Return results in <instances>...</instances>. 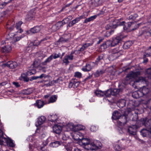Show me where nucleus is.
<instances>
[{"mask_svg":"<svg viewBox=\"0 0 151 151\" xmlns=\"http://www.w3.org/2000/svg\"><path fill=\"white\" fill-rule=\"evenodd\" d=\"M93 44V43H86L84 44L82 46V47L81 48L79 51H83L85 49L87 48L89 46H91Z\"/></svg>","mask_w":151,"mask_h":151,"instance_id":"obj_29","label":"nucleus"},{"mask_svg":"<svg viewBox=\"0 0 151 151\" xmlns=\"http://www.w3.org/2000/svg\"><path fill=\"white\" fill-rule=\"evenodd\" d=\"M57 98V96L56 95H53L50 96L47 104L52 103L55 102Z\"/></svg>","mask_w":151,"mask_h":151,"instance_id":"obj_25","label":"nucleus"},{"mask_svg":"<svg viewBox=\"0 0 151 151\" xmlns=\"http://www.w3.org/2000/svg\"><path fill=\"white\" fill-rule=\"evenodd\" d=\"M97 127L95 125H92L90 127L91 130L92 132H95L97 130Z\"/></svg>","mask_w":151,"mask_h":151,"instance_id":"obj_48","label":"nucleus"},{"mask_svg":"<svg viewBox=\"0 0 151 151\" xmlns=\"http://www.w3.org/2000/svg\"><path fill=\"white\" fill-rule=\"evenodd\" d=\"M107 48L106 44L105 43H104L102 44L100 47L101 49L103 50H104L105 49Z\"/></svg>","mask_w":151,"mask_h":151,"instance_id":"obj_47","label":"nucleus"},{"mask_svg":"<svg viewBox=\"0 0 151 151\" xmlns=\"http://www.w3.org/2000/svg\"><path fill=\"white\" fill-rule=\"evenodd\" d=\"M115 150L117 151H120L121 150L120 147L119 145H116L114 147Z\"/></svg>","mask_w":151,"mask_h":151,"instance_id":"obj_55","label":"nucleus"},{"mask_svg":"<svg viewBox=\"0 0 151 151\" xmlns=\"http://www.w3.org/2000/svg\"><path fill=\"white\" fill-rule=\"evenodd\" d=\"M80 140V142H81L83 145L86 146L87 145L88 147H90V142L89 139L87 138H84L82 137L81 138H78L76 139V140Z\"/></svg>","mask_w":151,"mask_h":151,"instance_id":"obj_10","label":"nucleus"},{"mask_svg":"<svg viewBox=\"0 0 151 151\" xmlns=\"http://www.w3.org/2000/svg\"><path fill=\"white\" fill-rule=\"evenodd\" d=\"M146 73L147 75V78L140 77L139 78L140 81L147 85L149 83H151V68H149L146 70Z\"/></svg>","mask_w":151,"mask_h":151,"instance_id":"obj_3","label":"nucleus"},{"mask_svg":"<svg viewBox=\"0 0 151 151\" xmlns=\"http://www.w3.org/2000/svg\"><path fill=\"white\" fill-rule=\"evenodd\" d=\"M76 23L75 21L73 20L69 23L68 26L69 27H71Z\"/></svg>","mask_w":151,"mask_h":151,"instance_id":"obj_57","label":"nucleus"},{"mask_svg":"<svg viewBox=\"0 0 151 151\" xmlns=\"http://www.w3.org/2000/svg\"><path fill=\"white\" fill-rule=\"evenodd\" d=\"M52 57V56L50 55L44 61L42 62V64L44 65H46L47 63H49L52 60L53 58Z\"/></svg>","mask_w":151,"mask_h":151,"instance_id":"obj_32","label":"nucleus"},{"mask_svg":"<svg viewBox=\"0 0 151 151\" xmlns=\"http://www.w3.org/2000/svg\"><path fill=\"white\" fill-rule=\"evenodd\" d=\"M95 94L98 97H101L104 95V92L101 91H96L95 92Z\"/></svg>","mask_w":151,"mask_h":151,"instance_id":"obj_34","label":"nucleus"},{"mask_svg":"<svg viewBox=\"0 0 151 151\" xmlns=\"http://www.w3.org/2000/svg\"><path fill=\"white\" fill-rule=\"evenodd\" d=\"M75 52L72 51L70 55H65L63 60V63L65 65H67L70 63L69 60H72L73 59V54Z\"/></svg>","mask_w":151,"mask_h":151,"instance_id":"obj_6","label":"nucleus"},{"mask_svg":"<svg viewBox=\"0 0 151 151\" xmlns=\"http://www.w3.org/2000/svg\"><path fill=\"white\" fill-rule=\"evenodd\" d=\"M122 38L119 37H116L113 38L112 40H111L112 45L113 46L118 44L122 40Z\"/></svg>","mask_w":151,"mask_h":151,"instance_id":"obj_18","label":"nucleus"},{"mask_svg":"<svg viewBox=\"0 0 151 151\" xmlns=\"http://www.w3.org/2000/svg\"><path fill=\"white\" fill-rule=\"evenodd\" d=\"M3 132L2 130L0 129V144L3 145L5 143L7 144L8 143L9 138H6L3 137Z\"/></svg>","mask_w":151,"mask_h":151,"instance_id":"obj_12","label":"nucleus"},{"mask_svg":"<svg viewBox=\"0 0 151 151\" xmlns=\"http://www.w3.org/2000/svg\"><path fill=\"white\" fill-rule=\"evenodd\" d=\"M61 142L58 141H56L51 143L50 146L52 147H57L61 145Z\"/></svg>","mask_w":151,"mask_h":151,"instance_id":"obj_31","label":"nucleus"},{"mask_svg":"<svg viewBox=\"0 0 151 151\" xmlns=\"http://www.w3.org/2000/svg\"><path fill=\"white\" fill-rule=\"evenodd\" d=\"M74 136H77L78 137L77 138H76L75 139H76L78 138V137L80 138H81L82 137H84L82 133L78 132H76L74 134Z\"/></svg>","mask_w":151,"mask_h":151,"instance_id":"obj_37","label":"nucleus"},{"mask_svg":"<svg viewBox=\"0 0 151 151\" xmlns=\"http://www.w3.org/2000/svg\"><path fill=\"white\" fill-rule=\"evenodd\" d=\"M145 126L148 128L149 130L143 129L140 132L143 137L150 136L151 135V119L146 120L144 123Z\"/></svg>","mask_w":151,"mask_h":151,"instance_id":"obj_2","label":"nucleus"},{"mask_svg":"<svg viewBox=\"0 0 151 151\" xmlns=\"http://www.w3.org/2000/svg\"><path fill=\"white\" fill-rule=\"evenodd\" d=\"M113 32L114 31L113 30H111L110 31H107L106 32V34L107 35V36H110L111 35V34L113 33Z\"/></svg>","mask_w":151,"mask_h":151,"instance_id":"obj_62","label":"nucleus"},{"mask_svg":"<svg viewBox=\"0 0 151 151\" xmlns=\"http://www.w3.org/2000/svg\"><path fill=\"white\" fill-rule=\"evenodd\" d=\"M106 13V8L104 7L103 8L102 10L100 12V14H104L105 13Z\"/></svg>","mask_w":151,"mask_h":151,"instance_id":"obj_59","label":"nucleus"},{"mask_svg":"<svg viewBox=\"0 0 151 151\" xmlns=\"http://www.w3.org/2000/svg\"><path fill=\"white\" fill-rule=\"evenodd\" d=\"M128 130L131 134L135 135L136 134V126L134 125L129 127L128 128Z\"/></svg>","mask_w":151,"mask_h":151,"instance_id":"obj_16","label":"nucleus"},{"mask_svg":"<svg viewBox=\"0 0 151 151\" xmlns=\"http://www.w3.org/2000/svg\"><path fill=\"white\" fill-rule=\"evenodd\" d=\"M40 27L37 26L31 28L29 31H27V33L29 34V32H30L33 33H35L39 32L40 30Z\"/></svg>","mask_w":151,"mask_h":151,"instance_id":"obj_19","label":"nucleus"},{"mask_svg":"<svg viewBox=\"0 0 151 151\" xmlns=\"http://www.w3.org/2000/svg\"><path fill=\"white\" fill-rule=\"evenodd\" d=\"M138 17L137 14H135L129 16V20H134Z\"/></svg>","mask_w":151,"mask_h":151,"instance_id":"obj_42","label":"nucleus"},{"mask_svg":"<svg viewBox=\"0 0 151 151\" xmlns=\"http://www.w3.org/2000/svg\"><path fill=\"white\" fill-rule=\"evenodd\" d=\"M101 143L99 141L96 140L93 142L90 143V146L91 147L90 148L91 149H99L101 145Z\"/></svg>","mask_w":151,"mask_h":151,"instance_id":"obj_9","label":"nucleus"},{"mask_svg":"<svg viewBox=\"0 0 151 151\" xmlns=\"http://www.w3.org/2000/svg\"><path fill=\"white\" fill-rule=\"evenodd\" d=\"M121 115V114L116 111L113 113L112 117L113 119L116 120L119 119Z\"/></svg>","mask_w":151,"mask_h":151,"instance_id":"obj_21","label":"nucleus"},{"mask_svg":"<svg viewBox=\"0 0 151 151\" xmlns=\"http://www.w3.org/2000/svg\"><path fill=\"white\" fill-rule=\"evenodd\" d=\"M75 77L78 78H80L81 77V73L77 72L75 73Z\"/></svg>","mask_w":151,"mask_h":151,"instance_id":"obj_51","label":"nucleus"},{"mask_svg":"<svg viewBox=\"0 0 151 151\" xmlns=\"http://www.w3.org/2000/svg\"><path fill=\"white\" fill-rule=\"evenodd\" d=\"M62 129V127L60 124L55 125L53 127V130L54 132L60 134Z\"/></svg>","mask_w":151,"mask_h":151,"instance_id":"obj_13","label":"nucleus"},{"mask_svg":"<svg viewBox=\"0 0 151 151\" xmlns=\"http://www.w3.org/2000/svg\"><path fill=\"white\" fill-rule=\"evenodd\" d=\"M132 96L136 98L141 97L142 96L146 97H149L151 96V88L150 90L145 86H143L139 90L134 92L132 93Z\"/></svg>","mask_w":151,"mask_h":151,"instance_id":"obj_1","label":"nucleus"},{"mask_svg":"<svg viewBox=\"0 0 151 151\" xmlns=\"http://www.w3.org/2000/svg\"><path fill=\"white\" fill-rule=\"evenodd\" d=\"M84 18H85V17H84L83 15H82V16H80L79 17L76 18L75 19H74V20L75 21L76 23L79 22L81 19Z\"/></svg>","mask_w":151,"mask_h":151,"instance_id":"obj_45","label":"nucleus"},{"mask_svg":"<svg viewBox=\"0 0 151 151\" xmlns=\"http://www.w3.org/2000/svg\"><path fill=\"white\" fill-rule=\"evenodd\" d=\"M105 94L106 97H109L111 95V89L108 90L104 92Z\"/></svg>","mask_w":151,"mask_h":151,"instance_id":"obj_41","label":"nucleus"},{"mask_svg":"<svg viewBox=\"0 0 151 151\" xmlns=\"http://www.w3.org/2000/svg\"><path fill=\"white\" fill-rule=\"evenodd\" d=\"M91 67L90 65L86 64L85 67L82 68V70L84 71H89L91 69Z\"/></svg>","mask_w":151,"mask_h":151,"instance_id":"obj_35","label":"nucleus"},{"mask_svg":"<svg viewBox=\"0 0 151 151\" xmlns=\"http://www.w3.org/2000/svg\"><path fill=\"white\" fill-rule=\"evenodd\" d=\"M47 104V102L46 100L44 101L40 100L36 101V103L35 104V105L37 106L38 108H41L45 104Z\"/></svg>","mask_w":151,"mask_h":151,"instance_id":"obj_15","label":"nucleus"},{"mask_svg":"<svg viewBox=\"0 0 151 151\" xmlns=\"http://www.w3.org/2000/svg\"><path fill=\"white\" fill-rule=\"evenodd\" d=\"M79 83L78 82H75L74 83L73 88H77L79 85Z\"/></svg>","mask_w":151,"mask_h":151,"instance_id":"obj_60","label":"nucleus"},{"mask_svg":"<svg viewBox=\"0 0 151 151\" xmlns=\"http://www.w3.org/2000/svg\"><path fill=\"white\" fill-rule=\"evenodd\" d=\"M8 145L11 147H13L15 146V144L13 142V141L9 138L8 143H7Z\"/></svg>","mask_w":151,"mask_h":151,"instance_id":"obj_39","label":"nucleus"},{"mask_svg":"<svg viewBox=\"0 0 151 151\" xmlns=\"http://www.w3.org/2000/svg\"><path fill=\"white\" fill-rule=\"evenodd\" d=\"M33 89L32 88H28L25 89L22 91V93L24 95H29L33 92Z\"/></svg>","mask_w":151,"mask_h":151,"instance_id":"obj_30","label":"nucleus"},{"mask_svg":"<svg viewBox=\"0 0 151 151\" xmlns=\"http://www.w3.org/2000/svg\"><path fill=\"white\" fill-rule=\"evenodd\" d=\"M105 72V70L104 69H99L98 70L94 73L95 77H98L103 74Z\"/></svg>","mask_w":151,"mask_h":151,"instance_id":"obj_20","label":"nucleus"},{"mask_svg":"<svg viewBox=\"0 0 151 151\" xmlns=\"http://www.w3.org/2000/svg\"><path fill=\"white\" fill-rule=\"evenodd\" d=\"M45 118L43 116H41L39 117L37 119V122L38 125H40L42 124L45 121Z\"/></svg>","mask_w":151,"mask_h":151,"instance_id":"obj_24","label":"nucleus"},{"mask_svg":"<svg viewBox=\"0 0 151 151\" xmlns=\"http://www.w3.org/2000/svg\"><path fill=\"white\" fill-rule=\"evenodd\" d=\"M134 26H135V27L134 28H131L130 29L131 30H133L136 29L137 28L138 25V24H135L131 22H129L127 23L126 25L124 26L123 28L124 30H126L129 29L131 27H133Z\"/></svg>","mask_w":151,"mask_h":151,"instance_id":"obj_11","label":"nucleus"},{"mask_svg":"<svg viewBox=\"0 0 151 151\" xmlns=\"http://www.w3.org/2000/svg\"><path fill=\"white\" fill-rule=\"evenodd\" d=\"M58 118V117L56 114H53L49 116V120L52 122L56 121Z\"/></svg>","mask_w":151,"mask_h":151,"instance_id":"obj_27","label":"nucleus"},{"mask_svg":"<svg viewBox=\"0 0 151 151\" xmlns=\"http://www.w3.org/2000/svg\"><path fill=\"white\" fill-rule=\"evenodd\" d=\"M111 89V95L112 96H116L118 95L119 92L122 91L121 89Z\"/></svg>","mask_w":151,"mask_h":151,"instance_id":"obj_28","label":"nucleus"},{"mask_svg":"<svg viewBox=\"0 0 151 151\" xmlns=\"http://www.w3.org/2000/svg\"><path fill=\"white\" fill-rule=\"evenodd\" d=\"M105 43L107 47L110 46H113L112 45V42L111 40H107Z\"/></svg>","mask_w":151,"mask_h":151,"instance_id":"obj_44","label":"nucleus"},{"mask_svg":"<svg viewBox=\"0 0 151 151\" xmlns=\"http://www.w3.org/2000/svg\"><path fill=\"white\" fill-rule=\"evenodd\" d=\"M117 104L120 107H123L125 105V103L124 101L123 100H122L121 101H119Z\"/></svg>","mask_w":151,"mask_h":151,"instance_id":"obj_38","label":"nucleus"},{"mask_svg":"<svg viewBox=\"0 0 151 151\" xmlns=\"http://www.w3.org/2000/svg\"><path fill=\"white\" fill-rule=\"evenodd\" d=\"M22 23V22L21 21H19L16 23L15 28L17 30V32L20 33L23 31L21 28V26Z\"/></svg>","mask_w":151,"mask_h":151,"instance_id":"obj_22","label":"nucleus"},{"mask_svg":"<svg viewBox=\"0 0 151 151\" xmlns=\"http://www.w3.org/2000/svg\"><path fill=\"white\" fill-rule=\"evenodd\" d=\"M68 86L69 88H71L72 87L74 86V83L73 82H70Z\"/></svg>","mask_w":151,"mask_h":151,"instance_id":"obj_63","label":"nucleus"},{"mask_svg":"<svg viewBox=\"0 0 151 151\" xmlns=\"http://www.w3.org/2000/svg\"><path fill=\"white\" fill-rule=\"evenodd\" d=\"M103 55H101L99 56L97 58L96 61V63H97L100 60L103 59Z\"/></svg>","mask_w":151,"mask_h":151,"instance_id":"obj_50","label":"nucleus"},{"mask_svg":"<svg viewBox=\"0 0 151 151\" xmlns=\"http://www.w3.org/2000/svg\"><path fill=\"white\" fill-rule=\"evenodd\" d=\"M51 29L53 31H55L56 30L58 29H57V27L55 24L53 25Z\"/></svg>","mask_w":151,"mask_h":151,"instance_id":"obj_56","label":"nucleus"},{"mask_svg":"<svg viewBox=\"0 0 151 151\" xmlns=\"http://www.w3.org/2000/svg\"><path fill=\"white\" fill-rule=\"evenodd\" d=\"M35 72L34 70H32L28 71L27 72V75L28 76H30L35 73Z\"/></svg>","mask_w":151,"mask_h":151,"instance_id":"obj_52","label":"nucleus"},{"mask_svg":"<svg viewBox=\"0 0 151 151\" xmlns=\"http://www.w3.org/2000/svg\"><path fill=\"white\" fill-rule=\"evenodd\" d=\"M140 74V72L139 71H131L127 75L125 78V80L127 81L129 80L130 79L132 80L137 77Z\"/></svg>","mask_w":151,"mask_h":151,"instance_id":"obj_5","label":"nucleus"},{"mask_svg":"<svg viewBox=\"0 0 151 151\" xmlns=\"http://www.w3.org/2000/svg\"><path fill=\"white\" fill-rule=\"evenodd\" d=\"M4 65L10 68L13 69L17 67V64L16 62L10 61L5 64Z\"/></svg>","mask_w":151,"mask_h":151,"instance_id":"obj_14","label":"nucleus"},{"mask_svg":"<svg viewBox=\"0 0 151 151\" xmlns=\"http://www.w3.org/2000/svg\"><path fill=\"white\" fill-rule=\"evenodd\" d=\"M148 31H142L139 33V35H143L145 38H147L149 37L150 36L148 34Z\"/></svg>","mask_w":151,"mask_h":151,"instance_id":"obj_33","label":"nucleus"},{"mask_svg":"<svg viewBox=\"0 0 151 151\" xmlns=\"http://www.w3.org/2000/svg\"><path fill=\"white\" fill-rule=\"evenodd\" d=\"M65 147L67 151H71L72 150V147L70 146H68L67 145V146H66V145H65Z\"/></svg>","mask_w":151,"mask_h":151,"instance_id":"obj_53","label":"nucleus"},{"mask_svg":"<svg viewBox=\"0 0 151 151\" xmlns=\"http://www.w3.org/2000/svg\"><path fill=\"white\" fill-rule=\"evenodd\" d=\"M7 4V3L5 2L0 4V9H3L4 8L5 6Z\"/></svg>","mask_w":151,"mask_h":151,"instance_id":"obj_58","label":"nucleus"},{"mask_svg":"<svg viewBox=\"0 0 151 151\" xmlns=\"http://www.w3.org/2000/svg\"><path fill=\"white\" fill-rule=\"evenodd\" d=\"M24 35H22L19 36H17L13 38L14 41V42H17L19 41L23 37Z\"/></svg>","mask_w":151,"mask_h":151,"instance_id":"obj_40","label":"nucleus"},{"mask_svg":"<svg viewBox=\"0 0 151 151\" xmlns=\"http://www.w3.org/2000/svg\"><path fill=\"white\" fill-rule=\"evenodd\" d=\"M75 127L73 124L72 123L68 124L65 127L67 131H69L71 130L75 131Z\"/></svg>","mask_w":151,"mask_h":151,"instance_id":"obj_17","label":"nucleus"},{"mask_svg":"<svg viewBox=\"0 0 151 151\" xmlns=\"http://www.w3.org/2000/svg\"><path fill=\"white\" fill-rule=\"evenodd\" d=\"M58 79H57L55 80H53L51 82H50L49 83V86H53L55 84V83H57L58 82Z\"/></svg>","mask_w":151,"mask_h":151,"instance_id":"obj_43","label":"nucleus"},{"mask_svg":"<svg viewBox=\"0 0 151 151\" xmlns=\"http://www.w3.org/2000/svg\"><path fill=\"white\" fill-rule=\"evenodd\" d=\"M62 139L64 140H67L69 139V136L65 132L62 134Z\"/></svg>","mask_w":151,"mask_h":151,"instance_id":"obj_36","label":"nucleus"},{"mask_svg":"<svg viewBox=\"0 0 151 151\" xmlns=\"http://www.w3.org/2000/svg\"><path fill=\"white\" fill-rule=\"evenodd\" d=\"M117 21H118L117 22V25L122 26L124 24L125 22L124 21H123L120 22L119 20H118Z\"/></svg>","mask_w":151,"mask_h":151,"instance_id":"obj_54","label":"nucleus"},{"mask_svg":"<svg viewBox=\"0 0 151 151\" xmlns=\"http://www.w3.org/2000/svg\"><path fill=\"white\" fill-rule=\"evenodd\" d=\"M91 4L93 7L98 6L100 4V0H91Z\"/></svg>","mask_w":151,"mask_h":151,"instance_id":"obj_23","label":"nucleus"},{"mask_svg":"<svg viewBox=\"0 0 151 151\" xmlns=\"http://www.w3.org/2000/svg\"><path fill=\"white\" fill-rule=\"evenodd\" d=\"M60 53H59L58 54L55 53L54 55L53 54H52L51 55L52 56V58L53 59H56L58 58L60 56Z\"/></svg>","mask_w":151,"mask_h":151,"instance_id":"obj_46","label":"nucleus"},{"mask_svg":"<svg viewBox=\"0 0 151 151\" xmlns=\"http://www.w3.org/2000/svg\"><path fill=\"white\" fill-rule=\"evenodd\" d=\"M109 52L110 53V57H113V59H116L120 56L122 53V50L119 49V47H117L111 49Z\"/></svg>","mask_w":151,"mask_h":151,"instance_id":"obj_4","label":"nucleus"},{"mask_svg":"<svg viewBox=\"0 0 151 151\" xmlns=\"http://www.w3.org/2000/svg\"><path fill=\"white\" fill-rule=\"evenodd\" d=\"M8 40L6 41L5 45L4 46L1 47V51L3 52L9 53L12 50V48L11 46L10 42L9 43L7 42Z\"/></svg>","mask_w":151,"mask_h":151,"instance_id":"obj_7","label":"nucleus"},{"mask_svg":"<svg viewBox=\"0 0 151 151\" xmlns=\"http://www.w3.org/2000/svg\"><path fill=\"white\" fill-rule=\"evenodd\" d=\"M97 17V16L96 15H94V16H91V17H90V18L91 19V21L94 20V19H96V18Z\"/></svg>","mask_w":151,"mask_h":151,"instance_id":"obj_64","label":"nucleus"},{"mask_svg":"<svg viewBox=\"0 0 151 151\" xmlns=\"http://www.w3.org/2000/svg\"><path fill=\"white\" fill-rule=\"evenodd\" d=\"M76 127L78 130H83L85 129V127L81 125H78Z\"/></svg>","mask_w":151,"mask_h":151,"instance_id":"obj_49","label":"nucleus"},{"mask_svg":"<svg viewBox=\"0 0 151 151\" xmlns=\"http://www.w3.org/2000/svg\"><path fill=\"white\" fill-rule=\"evenodd\" d=\"M133 44V42L131 41H128L125 42L123 45V47L124 49H127L130 47Z\"/></svg>","mask_w":151,"mask_h":151,"instance_id":"obj_26","label":"nucleus"},{"mask_svg":"<svg viewBox=\"0 0 151 151\" xmlns=\"http://www.w3.org/2000/svg\"><path fill=\"white\" fill-rule=\"evenodd\" d=\"M91 21V20L90 17H89L86 19L84 21V23H87L88 22H89L90 21Z\"/></svg>","mask_w":151,"mask_h":151,"instance_id":"obj_61","label":"nucleus"},{"mask_svg":"<svg viewBox=\"0 0 151 151\" xmlns=\"http://www.w3.org/2000/svg\"><path fill=\"white\" fill-rule=\"evenodd\" d=\"M71 19V17L69 16L68 17L65 18L62 21L58 22L55 24L57 27V29H59L62 26L66 23H67Z\"/></svg>","mask_w":151,"mask_h":151,"instance_id":"obj_8","label":"nucleus"}]
</instances>
